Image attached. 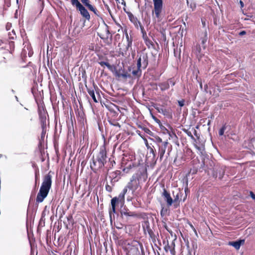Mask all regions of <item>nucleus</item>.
<instances>
[{"instance_id":"f257e3e1","label":"nucleus","mask_w":255,"mask_h":255,"mask_svg":"<svg viewBox=\"0 0 255 255\" xmlns=\"http://www.w3.org/2000/svg\"><path fill=\"white\" fill-rule=\"evenodd\" d=\"M52 184V176L49 174L46 175L36 197V202H42L47 197Z\"/></svg>"},{"instance_id":"f03ea898","label":"nucleus","mask_w":255,"mask_h":255,"mask_svg":"<svg viewBox=\"0 0 255 255\" xmlns=\"http://www.w3.org/2000/svg\"><path fill=\"white\" fill-rule=\"evenodd\" d=\"M106 152L105 150H102L96 157H93L92 162H91L90 167L94 172L103 167L106 162Z\"/></svg>"},{"instance_id":"7ed1b4c3","label":"nucleus","mask_w":255,"mask_h":255,"mask_svg":"<svg viewBox=\"0 0 255 255\" xmlns=\"http://www.w3.org/2000/svg\"><path fill=\"white\" fill-rule=\"evenodd\" d=\"M140 178V175L138 173L133 174L130 181L128 183L127 187L132 191V194L135 193L139 188L140 189L141 187L139 183V178Z\"/></svg>"},{"instance_id":"20e7f679","label":"nucleus","mask_w":255,"mask_h":255,"mask_svg":"<svg viewBox=\"0 0 255 255\" xmlns=\"http://www.w3.org/2000/svg\"><path fill=\"white\" fill-rule=\"evenodd\" d=\"M154 9L152 10V14L154 19H157V21L161 20V13L163 7L162 0H153Z\"/></svg>"},{"instance_id":"39448f33","label":"nucleus","mask_w":255,"mask_h":255,"mask_svg":"<svg viewBox=\"0 0 255 255\" xmlns=\"http://www.w3.org/2000/svg\"><path fill=\"white\" fill-rule=\"evenodd\" d=\"M148 65V57L146 54H143L140 56L137 61V67L141 69H145Z\"/></svg>"},{"instance_id":"423d86ee","label":"nucleus","mask_w":255,"mask_h":255,"mask_svg":"<svg viewBox=\"0 0 255 255\" xmlns=\"http://www.w3.org/2000/svg\"><path fill=\"white\" fill-rule=\"evenodd\" d=\"M128 18L130 21L134 25L135 27L137 28L138 27H140L141 32L143 34H146V33L144 31V27L141 25V23L137 19V18L134 16L131 13H128Z\"/></svg>"},{"instance_id":"0eeeda50","label":"nucleus","mask_w":255,"mask_h":255,"mask_svg":"<svg viewBox=\"0 0 255 255\" xmlns=\"http://www.w3.org/2000/svg\"><path fill=\"white\" fill-rule=\"evenodd\" d=\"M169 143L168 141H164L161 144L158 145V154L159 155L160 159L162 160L164 154H165V151L167 149V146L168 145Z\"/></svg>"},{"instance_id":"6e6552de","label":"nucleus","mask_w":255,"mask_h":255,"mask_svg":"<svg viewBox=\"0 0 255 255\" xmlns=\"http://www.w3.org/2000/svg\"><path fill=\"white\" fill-rule=\"evenodd\" d=\"M81 2L86 6L90 11H93L94 14L97 16L99 15L98 11L97 9L90 4V1L89 0H81Z\"/></svg>"},{"instance_id":"1a4fd4ad","label":"nucleus","mask_w":255,"mask_h":255,"mask_svg":"<svg viewBox=\"0 0 255 255\" xmlns=\"http://www.w3.org/2000/svg\"><path fill=\"white\" fill-rule=\"evenodd\" d=\"M162 196L166 201L168 206H170L172 204L173 199L171 197L170 194L165 189H163Z\"/></svg>"},{"instance_id":"9d476101","label":"nucleus","mask_w":255,"mask_h":255,"mask_svg":"<svg viewBox=\"0 0 255 255\" xmlns=\"http://www.w3.org/2000/svg\"><path fill=\"white\" fill-rule=\"evenodd\" d=\"M77 10H78L80 11V14L86 19L89 20L90 19V15L89 12L83 5L81 6Z\"/></svg>"},{"instance_id":"9b49d317","label":"nucleus","mask_w":255,"mask_h":255,"mask_svg":"<svg viewBox=\"0 0 255 255\" xmlns=\"http://www.w3.org/2000/svg\"><path fill=\"white\" fill-rule=\"evenodd\" d=\"M245 243V240H239L236 241L230 242L229 245L234 247L236 250H239L241 245Z\"/></svg>"},{"instance_id":"f8f14e48","label":"nucleus","mask_w":255,"mask_h":255,"mask_svg":"<svg viewBox=\"0 0 255 255\" xmlns=\"http://www.w3.org/2000/svg\"><path fill=\"white\" fill-rule=\"evenodd\" d=\"M111 200H115L114 203L116 204L123 205L125 203V196L120 193L118 197H114Z\"/></svg>"},{"instance_id":"ddd939ff","label":"nucleus","mask_w":255,"mask_h":255,"mask_svg":"<svg viewBox=\"0 0 255 255\" xmlns=\"http://www.w3.org/2000/svg\"><path fill=\"white\" fill-rule=\"evenodd\" d=\"M88 93L90 95V96L92 97V98L93 100V101H94V102H95V103L98 102V100L95 96V92L93 89H88Z\"/></svg>"},{"instance_id":"4468645a","label":"nucleus","mask_w":255,"mask_h":255,"mask_svg":"<svg viewBox=\"0 0 255 255\" xmlns=\"http://www.w3.org/2000/svg\"><path fill=\"white\" fill-rule=\"evenodd\" d=\"M115 200H111V205L112 208L110 209L109 211V214L110 218H112V214H114L116 213V204L114 203Z\"/></svg>"},{"instance_id":"2eb2a0df","label":"nucleus","mask_w":255,"mask_h":255,"mask_svg":"<svg viewBox=\"0 0 255 255\" xmlns=\"http://www.w3.org/2000/svg\"><path fill=\"white\" fill-rule=\"evenodd\" d=\"M71 4L76 7L77 9H79L83 5L78 1V0H71Z\"/></svg>"},{"instance_id":"dca6fc26","label":"nucleus","mask_w":255,"mask_h":255,"mask_svg":"<svg viewBox=\"0 0 255 255\" xmlns=\"http://www.w3.org/2000/svg\"><path fill=\"white\" fill-rule=\"evenodd\" d=\"M132 74L133 76L139 77L141 75V70L140 67H137V69L133 70L132 71Z\"/></svg>"},{"instance_id":"f3484780","label":"nucleus","mask_w":255,"mask_h":255,"mask_svg":"<svg viewBox=\"0 0 255 255\" xmlns=\"http://www.w3.org/2000/svg\"><path fill=\"white\" fill-rule=\"evenodd\" d=\"M45 119L42 120L41 138H43L46 133V124L44 123V122L45 123Z\"/></svg>"},{"instance_id":"a211bd4d","label":"nucleus","mask_w":255,"mask_h":255,"mask_svg":"<svg viewBox=\"0 0 255 255\" xmlns=\"http://www.w3.org/2000/svg\"><path fill=\"white\" fill-rule=\"evenodd\" d=\"M121 214L122 216H134V214L133 213L131 212H128V211H124V210H122L121 211Z\"/></svg>"},{"instance_id":"6ab92c4d","label":"nucleus","mask_w":255,"mask_h":255,"mask_svg":"<svg viewBox=\"0 0 255 255\" xmlns=\"http://www.w3.org/2000/svg\"><path fill=\"white\" fill-rule=\"evenodd\" d=\"M201 39L202 40V44L204 45L208 39L207 32L206 31V30H205V31L204 33V36L203 37H201Z\"/></svg>"},{"instance_id":"aec40b11","label":"nucleus","mask_w":255,"mask_h":255,"mask_svg":"<svg viewBox=\"0 0 255 255\" xmlns=\"http://www.w3.org/2000/svg\"><path fill=\"white\" fill-rule=\"evenodd\" d=\"M99 64L101 66H106L107 67V68L109 69H112V66L111 65L108 63V62H104V61H101V62H99Z\"/></svg>"},{"instance_id":"412c9836","label":"nucleus","mask_w":255,"mask_h":255,"mask_svg":"<svg viewBox=\"0 0 255 255\" xmlns=\"http://www.w3.org/2000/svg\"><path fill=\"white\" fill-rule=\"evenodd\" d=\"M226 129V127L225 126H224L219 131V134L220 135H223L224 134V131L225 129Z\"/></svg>"},{"instance_id":"4be33fe9","label":"nucleus","mask_w":255,"mask_h":255,"mask_svg":"<svg viewBox=\"0 0 255 255\" xmlns=\"http://www.w3.org/2000/svg\"><path fill=\"white\" fill-rule=\"evenodd\" d=\"M195 52L196 55H198L201 52V47L200 45H197L195 50Z\"/></svg>"},{"instance_id":"5701e85b","label":"nucleus","mask_w":255,"mask_h":255,"mask_svg":"<svg viewBox=\"0 0 255 255\" xmlns=\"http://www.w3.org/2000/svg\"><path fill=\"white\" fill-rule=\"evenodd\" d=\"M169 87V83H165V84H162L161 85V88L162 90H165V89H168Z\"/></svg>"},{"instance_id":"b1692460","label":"nucleus","mask_w":255,"mask_h":255,"mask_svg":"<svg viewBox=\"0 0 255 255\" xmlns=\"http://www.w3.org/2000/svg\"><path fill=\"white\" fill-rule=\"evenodd\" d=\"M195 147H196V148L199 150L201 153L202 154L203 153V151L204 150V147H200V146H198V145H195Z\"/></svg>"},{"instance_id":"393cba45","label":"nucleus","mask_w":255,"mask_h":255,"mask_svg":"<svg viewBox=\"0 0 255 255\" xmlns=\"http://www.w3.org/2000/svg\"><path fill=\"white\" fill-rule=\"evenodd\" d=\"M120 76L125 79H126L128 77H130V75L128 74L127 73H122L120 75Z\"/></svg>"},{"instance_id":"a878e982","label":"nucleus","mask_w":255,"mask_h":255,"mask_svg":"<svg viewBox=\"0 0 255 255\" xmlns=\"http://www.w3.org/2000/svg\"><path fill=\"white\" fill-rule=\"evenodd\" d=\"M224 169L222 168L219 171V178L221 179L223 178L224 175Z\"/></svg>"},{"instance_id":"bb28decb","label":"nucleus","mask_w":255,"mask_h":255,"mask_svg":"<svg viewBox=\"0 0 255 255\" xmlns=\"http://www.w3.org/2000/svg\"><path fill=\"white\" fill-rule=\"evenodd\" d=\"M184 102H185V101L184 100H182L178 101V105L181 107L184 106Z\"/></svg>"},{"instance_id":"cd10ccee","label":"nucleus","mask_w":255,"mask_h":255,"mask_svg":"<svg viewBox=\"0 0 255 255\" xmlns=\"http://www.w3.org/2000/svg\"><path fill=\"white\" fill-rule=\"evenodd\" d=\"M128 188L127 187V186L124 188V189L123 190V191H122V192L121 193V194H123V195H125V194L127 193V191H128Z\"/></svg>"},{"instance_id":"c85d7f7f","label":"nucleus","mask_w":255,"mask_h":255,"mask_svg":"<svg viewBox=\"0 0 255 255\" xmlns=\"http://www.w3.org/2000/svg\"><path fill=\"white\" fill-rule=\"evenodd\" d=\"M167 83H169V85L170 84L172 86L175 85V82L172 79H170Z\"/></svg>"},{"instance_id":"c756f323","label":"nucleus","mask_w":255,"mask_h":255,"mask_svg":"<svg viewBox=\"0 0 255 255\" xmlns=\"http://www.w3.org/2000/svg\"><path fill=\"white\" fill-rule=\"evenodd\" d=\"M187 134L189 136L191 137L192 138H194L193 135L192 134V133L190 131H187Z\"/></svg>"},{"instance_id":"7c9ffc66","label":"nucleus","mask_w":255,"mask_h":255,"mask_svg":"<svg viewBox=\"0 0 255 255\" xmlns=\"http://www.w3.org/2000/svg\"><path fill=\"white\" fill-rule=\"evenodd\" d=\"M250 195L253 199L255 200V195L254 194L253 192H250Z\"/></svg>"},{"instance_id":"2f4dec72","label":"nucleus","mask_w":255,"mask_h":255,"mask_svg":"<svg viewBox=\"0 0 255 255\" xmlns=\"http://www.w3.org/2000/svg\"><path fill=\"white\" fill-rule=\"evenodd\" d=\"M246 33L245 31H242L240 32L239 35L241 36L244 35Z\"/></svg>"},{"instance_id":"473e14b6","label":"nucleus","mask_w":255,"mask_h":255,"mask_svg":"<svg viewBox=\"0 0 255 255\" xmlns=\"http://www.w3.org/2000/svg\"><path fill=\"white\" fill-rule=\"evenodd\" d=\"M201 21H202V23L203 26L204 27H205L206 25L205 21L204 20H203V19H201Z\"/></svg>"},{"instance_id":"72a5a7b5","label":"nucleus","mask_w":255,"mask_h":255,"mask_svg":"<svg viewBox=\"0 0 255 255\" xmlns=\"http://www.w3.org/2000/svg\"><path fill=\"white\" fill-rule=\"evenodd\" d=\"M240 5H241V8L243 7L244 5L243 2L242 0H240Z\"/></svg>"},{"instance_id":"f704fd0d","label":"nucleus","mask_w":255,"mask_h":255,"mask_svg":"<svg viewBox=\"0 0 255 255\" xmlns=\"http://www.w3.org/2000/svg\"><path fill=\"white\" fill-rule=\"evenodd\" d=\"M150 152H151V153L153 154V156H155V153H154V150H153V149L152 148H151V149H150Z\"/></svg>"},{"instance_id":"c9c22d12","label":"nucleus","mask_w":255,"mask_h":255,"mask_svg":"<svg viewBox=\"0 0 255 255\" xmlns=\"http://www.w3.org/2000/svg\"><path fill=\"white\" fill-rule=\"evenodd\" d=\"M113 125L114 126L120 127V125L119 123H116L115 124H113Z\"/></svg>"},{"instance_id":"e433bc0d","label":"nucleus","mask_w":255,"mask_h":255,"mask_svg":"<svg viewBox=\"0 0 255 255\" xmlns=\"http://www.w3.org/2000/svg\"><path fill=\"white\" fill-rule=\"evenodd\" d=\"M111 187L109 185L106 186V189L108 191H110Z\"/></svg>"},{"instance_id":"4c0bfd02","label":"nucleus","mask_w":255,"mask_h":255,"mask_svg":"<svg viewBox=\"0 0 255 255\" xmlns=\"http://www.w3.org/2000/svg\"><path fill=\"white\" fill-rule=\"evenodd\" d=\"M178 199V195H177L176 196V197H175V199H174V201H176V200H177Z\"/></svg>"},{"instance_id":"58836bf2","label":"nucleus","mask_w":255,"mask_h":255,"mask_svg":"<svg viewBox=\"0 0 255 255\" xmlns=\"http://www.w3.org/2000/svg\"><path fill=\"white\" fill-rule=\"evenodd\" d=\"M158 141L160 142H162V139L160 137H158Z\"/></svg>"},{"instance_id":"ea45409f","label":"nucleus","mask_w":255,"mask_h":255,"mask_svg":"<svg viewBox=\"0 0 255 255\" xmlns=\"http://www.w3.org/2000/svg\"><path fill=\"white\" fill-rule=\"evenodd\" d=\"M15 99L16 100V101H18V98L17 96H15Z\"/></svg>"},{"instance_id":"a19ab883","label":"nucleus","mask_w":255,"mask_h":255,"mask_svg":"<svg viewBox=\"0 0 255 255\" xmlns=\"http://www.w3.org/2000/svg\"><path fill=\"white\" fill-rule=\"evenodd\" d=\"M214 176H215V177H217V174L216 173V174H214Z\"/></svg>"},{"instance_id":"79ce46f5","label":"nucleus","mask_w":255,"mask_h":255,"mask_svg":"<svg viewBox=\"0 0 255 255\" xmlns=\"http://www.w3.org/2000/svg\"><path fill=\"white\" fill-rule=\"evenodd\" d=\"M129 44H131V42H129L128 43V46H129Z\"/></svg>"},{"instance_id":"37998d69","label":"nucleus","mask_w":255,"mask_h":255,"mask_svg":"<svg viewBox=\"0 0 255 255\" xmlns=\"http://www.w3.org/2000/svg\"><path fill=\"white\" fill-rule=\"evenodd\" d=\"M11 91H12V92H13V93H14V90H11Z\"/></svg>"},{"instance_id":"c03bdc74","label":"nucleus","mask_w":255,"mask_h":255,"mask_svg":"<svg viewBox=\"0 0 255 255\" xmlns=\"http://www.w3.org/2000/svg\"><path fill=\"white\" fill-rule=\"evenodd\" d=\"M141 175L144 176V173H141Z\"/></svg>"},{"instance_id":"a18cd8bd","label":"nucleus","mask_w":255,"mask_h":255,"mask_svg":"<svg viewBox=\"0 0 255 255\" xmlns=\"http://www.w3.org/2000/svg\"><path fill=\"white\" fill-rule=\"evenodd\" d=\"M17 1H18V0H17Z\"/></svg>"}]
</instances>
